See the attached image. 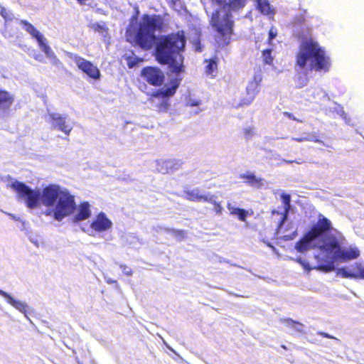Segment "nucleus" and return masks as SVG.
I'll return each mask as SVG.
<instances>
[{
    "label": "nucleus",
    "instance_id": "obj_9",
    "mask_svg": "<svg viewBox=\"0 0 364 364\" xmlns=\"http://www.w3.org/2000/svg\"><path fill=\"white\" fill-rule=\"evenodd\" d=\"M140 76L150 85L159 87L165 80L164 72L158 67L146 66L140 73Z\"/></svg>",
    "mask_w": 364,
    "mask_h": 364
},
{
    "label": "nucleus",
    "instance_id": "obj_29",
    "mask_svg": "<svg viewBox=\"0 0 364 364\" xmlns=\"http://www.w3.org/2000/svg\"><path fill=\"white\" fill-rule=\"evenodd\" d=\"M306 11L305 10L303 13L296 15L293 20V25H301L306 22Z\"/></svg>",
    "mask_w": 364,
    "mask_h": 364
},
{
    "label": "nucleus",
    "instance_id": "obj_17",
    "mask_svg": "<svg viewBox=\"0 0 364 364\" xmlns=\"http://www.w3.org/2000/svg\"><path fill=\"white\" fill-rule=\"evenodd\" d=\"M14 102V95L4 89H0V112H9Z\"/></svg>",
    "mask_w": 364,
    "mask_h": 364
},
{
    "label": "nucleus",
    "instance_id": "obj_14",
    "mask_svg": "<svg viewBox=\"0 0 364 364\" xmlns=\"http://www.w3.org/2000/svg\"><path fill=\"white\" fill-rule=\"evenodd\" d=\"M257 92V82L255 81L250 82L246 87L245 92L242 94L237 107H243L250 105L256 97Z\"/></svg>",
    "mask_w": 364,
    "mask_h": 364
},
{
    "label": "nucleus",
    "instance_id": "obj_21",
    "mask_svg": "<svg viewBox=\"0 0 364 364\" xmlns=\"http://www.w3.org/2000/svg\"><path fill=\"white\" fill-rule=\"evenodd\" d=\"M206 63L204 70L205 74L210 77H215L218 72V58L214 56L205 60Z\"/></svg>",
    "mask_w": 364,
    "mask_h": 364
},
{
    "label": "nucleus",
    "instance_id": "obj_7",
    "mask_svg": "<svg viewBox=\"0 0 364 364\" xmlns=\"http://www.w3.org/2000/svg\"><path fill=\"white\" fill-rule=\"evenodd\" d=\"M181 83V79L175 77L170 81L166 89H158L149 95V102L156 107L158 112H165L170 105L168 98L173 96Z\"/></svg>",
    "mask_w": 364,
    "mask_h": 364
},
{
    "label": "nucleus",
    "instance_id": "obj_36",
    "mask_svg": "<svg viewBox=\"0 0 364 364\" xmlns=\"http://www.w3.org/2000/svg\"><path fill=\"white\" fill-rule=\"evenodd\" d=\"M283 114H284V116H286L287 117H288V118H289V119H292V120H294V121L298 122H301V120L296 119V117H294L291 113H290V112H283Z\"/></svg>",
    "mask_w": 364,
    "mask_h": 364
},
{
    "label": "nucleus",
    "instance_id": "obj_27",
    "mask_svg": "<svg viewBox=\"0 0 364 364\" xmlns=\"http://www.w3.org/2000/svg\"><path fill=\"white\" fill-rule=\"evenodd\" d=\"M124 59L127 61V64L129 68H133L137 66L139 63L144 61L143 58L135 56L134 55L125 56Z\"/></svg>",
    "mask_w": 364,
    "mask_h": 364
},
{
    "label": "nucleus",
    "instance_id": "obj_20",
    "mask_svg": "<svg viewBox=\"0 0 364 364\" xmlns=\"http://www.w3.org/2000/svg\"><path fill=\"white\" fill-rule=\"evenodd\" d=\"M240 178L244 180L245 183L250 186L259 188L263 185V179L262 178L257 177L252 172H246L240 175Z\"/></svg>",
    "mask_w": 364,
    "mask_h": 364
},
{
    "label": "nucleus",
    "instance_id": "obj_26",
    "mask_svg": "<svg viewBox=\"0 0 364 364\" xmlns=\"http://www.w3.org/2000/svg\"><path fill=\"white\" fill-rule=\"evenodd\" d=\"M262 62L264 65H272L274 62V55H272V49L267 48L262 51Z\"/></svg>",
    "mask_w": 364,
    "mask_h": 364
},
{
    "label": "nucleus",
    "instance_id": "obj_12",
    "mask_svg": "<svg viewBox=\"0 0 364 364\" xmlns=\"http://www.w3.org/2000/svg\"><path fill=\"white\" fill-rule=\"evenodd\" d=\"M183 164L181 159H158L156 161V169L158 173L168 174L180 169Z\"/></svg>",
    "mask_w": 364,
    "mask_h": 364
},
{
    "label": "nucleus",
    "instance_id": "obj_39",
    "mask_svg": "<svg viewBox=\"0 0 364 364\" xmlns=\"http://www.w3.org/2000/svg\"><path fill=\"white\" fill-rule=\"evenodd\" d=\"M199 105L198 102H193L191 104V105H193V106H198Z\"/></svg>",
    "mask_w": 364,
    "mask_h": 364
},
{
    "label": "nucleus",
    "instance_id": "obj_2",
    "mask_svg": "<svg viewBox=\"0 0 364 364\" xmlns=\"http://www.w3.org/2000/svg\"><path fill=\"white\" fill-rule=\"evenodd\" d=\"M186 38L183 31H178L160 38L155 48V58L161 65H169L171 71L180 73L183 71V58L176 61V56L185 49Z\"/></svg>",
    "mask_w": 364,
    "mask_h": 364
},
{
    "label": "nucleus",
    "instance_id": "obj_19",
    "mask_svg": "<svg viewBox=\"0 0 364 364\" xmlns=\"http://www.w3.org/2000/svg\"><path fill=\"white\" fill-rule=\"evenodd\" d=\"M91 216L90 205L88 202H81L78 206L77 214L74 216L75 222L82 221L88 219Z\"/></svg>",
    "mask_w": 364,
    "mask_h": 364
},
{
    "label": "nucleus",
    "instance_id": "obj_11",
    "mask_svg": "<svg viewBox=\"0 0 364 364\" xmlns=\"http://www.w3.org/2000/svg\"><path fill=\"white\" fill-rule=\"evenodd\" d=\"M73 61L77 67L90 78L94 80H97L100 78V70L91 61L87 60L77 55H74Z\"/></svg>",
    "mask_w": 364,
    "mask_h": 364
},
{
    "label": "nucleus",
    "instance_id": "obj_24",
    "mask_svg": "<svg viewBox=\"0 0 364 364\" xmlns=\"http://www.w3.org/2000/svg\"><path fill=\"white\" fill-rule=\"evenodd\" d=\"M338 273L343 278L364 279V268H360L358 273H353L348 271L345 267H342L338 269Z\"/></svg>",
    "mask_w": 364,
    "mask_h": 364
},
{
    "label": "nucleus",
    "instance_id": "obj_22",
    "mask_svg": "<svg viewBox=\"0 0 364 364\" xmlns=\"http://www.w3.org/2000/svg\"><path fill=\"white\" fill-rule=\"evenodd\" d=\"M227 208L228 209L230 215H237L238 220L242 222H245L247 217L252 214V213H250L245 209L232 206L230 203L227 204Z\"/></svg>",
    "mask_w": 364,
    "mask_h": 364
},
{
    "label": "nucleus",
    "instance_id": "obj_32",
    "mask_svg": "<svg viewBox=\"0 0 364 364\" xmlns=\"http://www.w3.org/2000/svg\"><path fill=\"white\" fill-rule=\"evenodd\" d=\"M277 36V31L275 28L272 27L268 32V38L267 41V43L269 45H272V41L274 38H275Z\"/></svg>",
    "mask_w": 364,
    "mask_h": 364
},
{
    "label": "nucleus",
    "instance_id": "obj_35",
    "mask_svg": "<svg viewBox=\"0 0 364 364\" xmlns=\"http://www.w3.org/2000/svg\"><path fill=\"white\" fill-rule=\"evenodd\" d=\"M121 268L122 269V271L124 272V274L126 275H132L133 272L131 269H129L128 267H127L126 265H121Z\"/></svg>",
    "mask_w": 364,
    "mask_h": 364
},
{
    "label": "nucleus",
    "instance_id": "obj_23",
    "mask_svg": "<svg viewBox=\"0 0 364 364\" xmlns=\"http://www.w3.org/2000/svg\"><path fill=\"white\" fill-rule=\"evenodd\" d=\"M257 8L262 14L271 16L272 18L275 14L274 9L270 6L267 0H258Z\"/></svg>",
    "mask_w": 364,
    "mask_h": 364
},
{
    "label": "nucleus",
    "instance_id": "obj_4",
    "mask_svg": "<svg viewBox=\"0 0 364 364\" xmlns=\"http://www.w3.org/2000/svg\"><path fill=\"white\" fill-rule=\"evenodd\" d=\"M42 202L46 207L54 206L53 211L46 210L45 215L51 214L55 220L61 221L72 215L76 209L75 196L58 185H48L42 191Z\"/></svg>",
    "mask_w": 364,
    "mask_h": 364
},
{
    "label": "nucleus",
    "instance_id": "obj_5",
    "mask_svg": "<svg viewBox=\"0 0 364 364\" xmlns=\"http://www.w3.org/2000/svg\"><path fill=\"white\" fill-rule=\"evenodd\" d=\"M218 4H223V8L228 11L223 16H220L219 10L213 12L211 16V25L216 31L215 41L222 46H228L233 33L234 21L231 19L232 16L229 13L242 9L246 4V0H215Z\"/></svg>",
    "mask_w": 364,
    "mask_h": 364
},
{
    "label": "nucleus",
    "instance_id": "obj_40",
    "mask_svg": "<svg viewBox=\"0 0 364 364\" xmlns=\"http://www.w3.org/2000/svg\"><path fill=\"white\" fill-rule=\"evenodd\" d=\"M108 283H109V284L117 283V281L112 280V281H109Z\"/></svg>",
    "mask_w": 364,
    "mask_h": 364
},
{
    "label": "nucleus",
    "instance_id": "obj_18",
    "mask_svg": "<svg viewBox=\"0 0 364 364\" xmlns=\"http://www.w3.org/2000/svg\"><path fill=\"white\" fill-rule=\"evenodd\" d=\"M184 198L189 201L211 202L214 196L203 195L200 193L199 188L184 190Z\"/></svg>",
    "mask_w": 364,
    "mask_h": 364
},
{
    "label": "nucleus",
    "instance_id": "obj_3",
    "mask_svg": "<svg viewBox=\"0 0 364 364\" xmlns=\"http://www.w3.org/2000/svg\"><path fill=\"white\" fill-rule=\"evenodd\" d=\"M295 63L301 70L327 73L331 67L330 57L312 38L303 41L296 54Z\"/></svg>",
    "mask_w": 364,
    "mask_h": 364
},
{
    "label": "nucleus",
    "instance_id": "obj_31",
    "mask_svg": "<svg viewBox=\"0 0 364 364\" xmlns=\"http://www.w3.org/2000/svg\"><path fill=\"white\" fill-rule=\"evenodd\" d=\"M166 232L171 233L176 237L178 239H183L185 237V231L182 230H177L173 228H168L166 229Z\"/></svg>",
    "mask_w": 364,
    "mask_h": 364
},
{
    "label": "nucleus",
    "instance_id": "obj_38",
    "mask_svg": "<svg viewBox=\"0 0 364 364\" xmlns=\"http://www.w3.org/2000/svg\"><path fill=\"white\" fill-rule=\"evenodd\" d=\"M294 141H298V142H302V141H311V138L310 137H299V138H293L292 139Z\"/></svg>",
    "mask_w": 364,
    "mask_h": 364
},
{
    "label": "nucleus",
    "instance_id": "obj_16",
    "mask_svg": "<svg viewBox=\"0 0 364 364\" xmlns=\"http://www.w3.org/2000/svg\"><path fill=\"white\" fill-rule=\"evenodd\" d=\"M48 116L53 129H58L65 134H70L72 129L66 125L65 117L58 113H50Z\"/></svg>",
    "mask_w": 364,
    "mask_h": 364
},
{
    "label": "nucleus",
    "instance_id": "obj_25",
    "mask_svg": "<svg viewBox=\"0 0 364 364\" xmlns=\"http://www.w3.org/2000/svg\"><path fill=\"white\" fill-rule=\"evenodd\" d=\"M281 321L283 323H284L289 328H293L295 331L299 333L303 332L304 325L301 323L294 321L290 318H282Z\"/></svg>",
    "mask_w": 364,
    "mask_h": 364
},
{
    "label": "nucleus",
    "instance_id": "obj_8",
    "mask_svg": "<svg viewBox=\"0 0 364 364\" xmlns=\"http://www.w3.org/2000/svg\"><path fill=\"white\" fill-rule=\"evenodd\" d=\"M9 186L17 193L20 199L24 200L26 206L30 209L38 207L41 198L39 190H33L21 181H14Z\"/></svg>",
    "mask_w": 364,
    "mask_h": 364
},
{
    "label": "nucleus",
    "instance_id": "obj_1",
    "mask_svg": "<svg viewBox=\"0 0 364 364\" xmlns=\"http://www.w3.org/2000/svg\"><path fill=\"white\" fill-rule=\"evenodd\" d=\"M333 229L331 221L320 213L317 221L312 224L302 237L296 242L294 248L299 252L304 253L309 250L317 249L324 255V258L321 257L319 255H315V259L319 263L314 267H311L308 262L301 257L296 258V262L306 271L317 269L331 272L335 269L336 262H346L359 257L360 252L358 248H346L342 246L346 241L342 234H329Z\"/></svg>",
    "mask_w": 364,
    "mask_h": 364
},
{
    "label": "nucleus",
    "instance_id": "obj_15",
    "mask_svg": "<svg viewBox=\"0 0 364 364\" xmlns=\"http://www.w3.org/2000/svg\"><path fill=\"white\" fill-rule=\"evenodd\" d=\"M112 225V221L107 218L105 213L101 212L90 224V228L96 232H100L107 230Z\"/></svg>",
    "mask_w": 364,
    "mask_h": 364
},
{
    "label": "nucleus",
    "instance_id": "obj_30",
    "mask_svg": "<svg viewBox=\"0 0 364 364\" xmlns=\"http://www.w3.org/2000/svg\"><path fill=\"white\" fill-rule=\"evenodd\" d=\"M93 31L96 32H107L108 31V28L106 26L105 23L100 24L99 23H94L89 26Z\"/></svg>",
    "mask_w": 364,
    "mask_h": 364
},
{
    "label": "nucleus",
    "instance_id": "obj_34",
    "mask_svg": "<svg viewBox=\"0 0 364 364\" xmlns=\"http://www.w3.org/2000/svg\"><path fill=\"white\" fill-rule=\"evenodd\" d=\"M213 198H213L211 199V202H210V203L214 205V210L215 211V213L217 214H220L222 213L223 208H222L220 203L215 201V200H213Z\"/></svg>",
    "mask_w": 364,
    "mask_h": 364
},
{
    "label": "nucleus",
    "instance_id": "obj_28",
    "mask_svg": "<svg viewBox=\"0 0 364 364\" xmlns=\"http://www.w3.org/2000/svg\"><path fill=\"white\" fill-rule=\"evenodd\" d=\"M0 295L4 296L8 300V302L11 304L12 306L16 307V309H19L21 306H23V304H21L19 301L15 300L11 295L8 293L5 292L3 290L0 289Z\"/></svg>",
    "mask_w": 364,
    "mask_h": 364
},
{
    "label": "nucleus",
    "instance_id": "obj_10",
    "mask_svg": "<svg viewBox=\"0 0 364 364\" xmlns=\"http://www.w3.org/2000/svg\"><path fill=\"white\" fill-rule=\"evenodd\" d=\"M20 23L29 34L37 40L41 49L47 56L51 57L54 55L46 38L33 25L26 20H21Z\"/></svg>",
    "mask_w": 364,
    "mask_h": 364
},
{
    "label": "nucleus",
    "instance_id": "obj_13",
    "mask_svg": "<svg viewBox=\"0 0 364 364\" xmlns=\"http://www.w3.org/2000/svg\"><path fill=\"white\" fill-rule=\"evenodd\" d=\"M284 205L283 212H279L277 210H272V215H279L280 218L277 224V230L279 231L283 226L284 222L287 220L289 210L291 209V196L288 193H282L280 196Z\"/></svg>",
    "mask_w": 364,
    "mask_h": 364
},
{
    "label": "nucleus",
    "instance_id": "obj_33",
    "mask_svg": "<svg viewBox=\"0 0 364 364\" xmlns=\"http://www.w3.org/2000/svg\"><path fill=\"white\" fill-rule=\"evenodd\" d=\"M242 133L245 139H250L254 135V128L251 127H245L243 129Z\"/></svg>",
    "mask_w": 364,
    "mask_h": 364
},
{
    "label": "nucleus",
    "instance_id": "obj_6",
    "mask_svg": "<svg viewBox=\"0 0 364 364\" xmlns=\"http://www.w3.org/2000/svg\"><path fill=\"white\" fill-rule=\"evenodd\" d=\"M162 23L160 16L144 14L136 31H126V41L143 50H149L156 43L155 33L161 30Z\"/></svg>",
    "mask_w": 364,
    "mask_h": 364
},
{
    "label": "nucleus",
    "instance_id": "obj_37",
    "mask_svg": "<svg viewBox=\"0 0 364 364\" xmlns=\"http://www.w3.org/2000/svg\"><path fill=\"white\" fill-rule=\"evenodd\" d=\"M318 334L323 338H331V339L335 338L333 336H331L327 333H325L323 331H319V332H318Z\"/></svg>",
    "mask_w": 364,
    "mask_h": 364
}]
</instances>
